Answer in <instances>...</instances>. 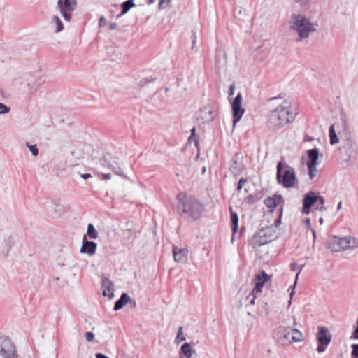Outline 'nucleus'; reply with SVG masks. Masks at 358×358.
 <instances>
[{
	"instance_id": "bb28decb",
	"label": "nucleus",
	"mask_w": 358,
	"mask_h": 358,
	"mask_svg": "<svg viewBox=\"0 0 358 358\" xmlns=\"http://www.w3.org/2000/svg\"><path fill=\"white\" fill-rule=\"evenodd\" d=\"M87 235L92 239H95L98 236V233L95 229L94 225L92 224H89L87 226Z\"/></svg>"
},
{
	"instance_id": "5fc2aeb1",
	"label": "nucleus",
	"mask_w": 358,
	"mask_h": 358,
	"mask_svg": "<svg viewBox=\"0 0 358 358\" xmlns=\"http://www.w3.org/2000/svg\"><path fill=\"white\" fill-rule=\"evenodd\" d=\"M233 94V90H232V87H231V94Z\"/></svg>"
},
{
	"instance_id": "58836bf2",
	"label": "nucleus",
	"mask_w": 358,
	"mask_h": 358,
	"mask_svg": "<svg viewBox=\"0 0 358 358\" xmlns=\"http://www.w3.org/2000/svg\"><path fill=\"white\" fill-rule=\"evenodd\" d=\"M245 180H244L243 178H241L240 179L239 182H238V190H241L243 184L245 182Z\"/></svg>"
},
{
	"instance_id": "9d476101",
	"label": "nucleus",
	"mask_w": 358,
	"mask_h": 358,
	"mask_svg": "<svg viewBox=\"0 0 358 358\" xmlns=\"http://www.w3.org/2000/svg\"><path fill=\"white\" fill-rule=\"evenodd\" d=\"M316 339L317 342L316 350L318 353L322 354L327 350L331 341V334L329 329L324 326L318 327Z\"/></svg>"
},
{
	"instance_id": "393cba45",
	"label": "nucleus",
	"mask_w": 358,
	"mask_h": 358,
	"mask_svg": "<svg viewBox=\"0 0 358 358\" xmlns=\"http://www.w3.org/2000/svg\"><path fill=\"white\" fill-rule=\"evenodd\" d=\"M130 300V297L127 294H123L120 299L116 301L114 309L118 310L121 309Z\"/></svg>"
},
{
	"instance_id": "c756f323",
	"label": "nucleus",
	"mask_w": 358,
	"mask_h": 358,
	"mask_svg": "<svg viewBox=\"0 0 358 358\" xmlns=\"http://www.w3.org/2000/svg\"><path fill=\"white\" fill-rule=\"evenodd\" d=\"M195 130H196L195 127H193L191 129V136L188 138V142H189V143H194L195 145H196L197 141L195 138Z\"/></svg>"
},
{
	"instance_id": "f03ea898",
	"label": "nucleus",
	"mask_w": 358,
	"mask_h": 358,
	"mask_svg": "<svg viewBox=\"0 0 358 358\" xmlns=\"http://www.w3.org/2000/svg\"><path fill=\"white\" fill-rule=\"evenodd\" d=\"M91 169L99 174L100 171L110 169L115 174L127 177L123 173V167L122 162L117 157L109 154L101 157H95L90 159L88 162Z\"/></svg>"
},
{
	"instance_id": "4468645a",
	"label": "nucleus",
	"mask_w": 358,
	"mask_h": 358,
	"mask_svg": "<svg viewBox=\"0 0 358 358\" xmlns=\"http://www.w3.org/2000/svg\"><path fill=\"white\" fill-rule=\"evenodd\" d=\"M282 197L280 195H275L272 197H268L264 201V203L268 208L270 212H273L275 208H278L280 213H282Z\"/></svg>"
},
{
	"instance_id": "72a5a7b5",
	"label": "nucleus",
	"mask_w": 358,
	"mask_h": 358,
	"mask_svg": "<svg viewBox=\"0 0 358 358\" xmlns=\"http://www.w3.org/2000/svg\"><path fill=\"white\" fill-rule=\"evenodd\" d=\"M85 337L87 341L91 342L94 338V334L92 332L88 331L85 334Z\"/></svg>"
},
{
	"instance_id": "cd10ccee",
	"label": "nucleus",
	"mask_w": 358,
	"mask_h": 358,
	"mask_svg": "<svg viewBox=\"0 0 358 358\" xmlns=\"http://www.w3.org/2000/svg\"><path fill=\"white\" fill-rule=\"evenodd\" d=\"M134 6H135V4L134 3V0H127V1L124 2L122 5V15L127 13Z\"/></svg>"
},
{
	"instance_id": "a19ab883",
	"label": "nucleus",
	"mask_w": 358,
	"mask_h": 358,
	"mask_svg": "<svg viewBox=\"0 0 358 358\" xmlns=\"http://www.w3.org/2000/svg\"><path fill=\"white\" fill-rule=\"evenodd\" d=\"M96 358H109L108 357L106 356L105 355L102 353H96Z\"/></svg>"
},
{
	"instance_id": "de8ad7c7",
	"label": "nucleus",
	"mask_w": 358,
	"mask_h": 358,
	"mask_svg": "<svg viewBox=\"0 0 358 358\" xmlns=\"http://www.w3.org/2000/svg\"><path fill=\"white\" fill-rule=\"evenodd\" d=\"M110 27L111 29H115L116 28V24L115 23L110 24Z\"/></svg>"
},
{
	"instance_id": "7c9ffc66",
	"label": "nucleus",
	"mask_w": 358,
	"mask_h": 358,
	"mask_svg": "<svg viewBox=\"0 0 358 358\" xmlns=\"http://www.w3.org/2000/svg\"><path fill=\"white\" fill-rule=\"evenodd\" d=\"M351 358H358V344L352 345Z\"/></svg>"
},
{
	"instance_id": "9b49d317",
	"label": "nucleus",
	"mask_w": 358,
	"mask_h": 358,
	"mask_svg": "<svg viewBox=\"0 0 358 358\" xmlns=\"http://www.w3.org/2000/svg\"><path fill=\"white\" fill-rule=\"evenodd\" d=\"M0 358H17L13 341L8 336L1 334Z\"/></svg>"
},
{
	"instance_id": "8fccbe9b",
	"label": "nucleus",
	"mask_w": 358,
	"mask_h": 358,
	"mask_svg": "<svg viewBox=\"0 0 358 358\" xmlns=\"http://www.w3.org/2000/svg\"><path fill=\"white\" fill-rule=\"evenodd\" d=\"M319 222H320V224H323V222H324V220H323L322 218H320V219L319 220Z\"/></svg>"
},
{
	"instance_id": "6e6552de",
	"label": "nucleus",
	"mask_w": 358,
	"mask_h": 358,
	"mask_svg": "<svg viewBox=\"0 0 358 358\" xmlns=\"http://www.w3.org/2000/svg\"><path fill=\"white\" fill-rule=\"evenodd\" d=\"M319 156L318 149L313 148L306 150V157L301 158L307 166L308 174L311 180L315 178L318 171L317 166L320 164Z\"/></svg>"
},
{
	"instance_id": "1a4fd4ad",
	"label": "nucleus",
	"mask_w": 358,
	"mask_h": 358,
	"mask_svg": "<svg viewBox=\"0 0 358 358\" xmlns=\"http://www.w3.org/2000/svg\"><path fill=\"white\" fill-rule=\"evenodd\" d=\"M276 236L275 227L273 226L264 227L257 231L252 238L254 245L260 246L272 241Z\"/></svg>"
},
{
	"instance_id": "4c0bfd02",
	"label": "nucleus",
	"mask_w": 358,
	"mask_h": 358,
	"mask_svg": "<svg viewBox=\"0 0 358 358\" xmlns=\"http://www.w3.org/2000/svg\"><path fill=\"white\" fill-rule=\"evenodd\" d=\"M296 3L301 5V6H305L306 5L309 0H294Z\"/></svg>"
},
{
	"instance_id": "864d4df0",
	"label": "nucleus",
	"mask_w": 358,
	"mask_h": 358,
	"mask_svg": "<svg viewBox=\"0 0 358 358\" xmlns=\"http://www.w3.org/2000/svg\"><path fill=\"white\" fill-rule=\"evenodd\" d=\"M312 232H313V234L314 238H315V231H314V230H312Z\"/></svg>"
},
{
	"instance_id": "c85d7f7f",
	"label": "nucleus",
	"mask_w": 358,
	"mask_h": 358,
	"mask_svg": "<svg viewBox=\"0 0 358 358\" xmlns=\"http://www.w3.org/2000/svg\"><path fill=\"white\" fill-rule=\"evenodd\" d=\"M101 180H109L112 178V176L110 173H104L103 171H100L99 174L96 172V173Z\"/></svg>"
},
{
	"instance_id": "4be33fe9",
	"label": "nucleus",
	"mask_w": 358,
	"mask_h": 358,
	"mask_svg": "<svg viewBox=\"0 0 358 358\" xmlns=\"http://www.w3.org/2000/svg\"><path fill=\"white\" fill-rule=\"evenodd\" d=\"M304 267V264H301V265H298L296 264V263H294V264H291V269L294 271H297V273H296V278H295V282H294V284L293 285V287H292V290L289 293V304L288 306H289L292 303V298L294 296V295L295 294V287L296 285V282H297V280H298V278H299V275L301 273V271L303 270Z\"/></svg>"
},
{
	"instance_id": "2f4dec72",
	"label": "nucleus",
	"mask_w": 358,
	"mask_h": 358,
	"mask_svg": "<svg viewBox=\"0 0 358 358\" xmlns=\"http://www.w3.org/2000/svg\"><path fill=\"white\" fill-rule=\"evenodd\" d=\"M10 108L5 104L0 103V115L6 114L10 112Z\"/></svg>"
},
{
	"instance_id": "6ab92c4d",
	"label": "nucleus",
	"mask_w": 358,
	"mask_h": 358,
	"mask_svg": "<svg viewBox=\"0 0 358 358\" xmlns=\"http://www.w3.org/2000/svg\"><path fill=\"white\" fill-rule=\"evenodd\" d=\"M96 243L93 241H87L85 240V237L83 238V245L80 248V252L82 253H86L89 255H93L96 252Z\"/></svg>"
},
{
	"instance_id": "3c124183",
	"label": "nucleus",
	"mask_w": 358,
	"mask_h": 358,
	"mask_svg": "<svg viewBox=\"0 0 358 358\" xmlns=\"http://www.w3.org/2000/svg\"><path fill=\"white\" fill-rule=\"evenodd\" d=\"M179 339V331L178 332L176 338V341H177Z\"/></svg>"
},
{
	"instance_id": "f257e3e1",
	"label": "nucleus",
	"mask_w": 358,
	"mask_h": 358,
	"mask_svg": "<svg viewBox=\"0 0 358 358\" xmlns=\"http://www.w3.org/2000/svg\"><path fill=\"white\" fill-rule=\"evenodd\" d=\"M271 110L267 118V124L273 129H279L292 122L296 117V112L291 103L282 98H272L269 100Z\"/></svg>"
},
{
	"instance_id": "79ce46f5",
	"label": "nucleus",
	"mask_w": 358,
	"mask_h": 358,
	"mask_svg": "<svg viewBox=\"0 0 358 358\" xmlns=\"http://www.w3.org/2000/svg\"><path fill=\"white\" fill-rule=\"evenodd\" d=\"M81 177H82L83 179L86 180V179H87V178H92V176L91 174H90V173H87V174H82V175H81Z\"/></svg>"
},
{
	"instance_id": "603ef678",
	"label": "nucleus",
	"mask_w": 358,
	"mask_h": 358,
	"mask_svg": "<svg viewBox=\"0 0 358 358\" xmlns=\"http://www.w3.org/2000/svg\"><path fill=\"white\" fill-rule=\"evenodd\" d=\"M162 3H163V1H161L159 2V7H162Z\"/></svg>"
},
{
	"instance_id": "473e14b6",
	"label": "nucleus",
	"mask_w": 358,
	"mask_h": 358,
	"mask_svg": "<svg viewBox=\"0 0 358 358\" xmlns=\"http://www.w3.org/2000/svg\"><path fill=\"white\" fill-rule=\"evenodd\" d=\"M27 146L29 148V151L31 152V154L34 156H36L38 155V150L36 145H27Z\"/></svg>"
},
{
	"instance_id": "423d86ee",
	"label": "nucleus",
	"mask_w": 358,
	"mask_h": 358,
	"mask_svg": "<svg viewBox=\"0 0 358 358\" xmlns=\"http://www.w3.org/2000/svg\"><path fill=\"white\" fill-rule=\"evenodd\" d=\"M329 248L335 252L354 250L358 248V237L348 235L343 237L331 236L328 241Z\"/></svg>"
},
{
	"instance_id": "f704fd0d",
	"label": "nucleus",
	"mask_w": 358,
	"mask_h": 358,
	"mask_svg": "<svg viewBox=\"0 0 358 358\" xmlns=\"http://www.w3.org/2000/svg\"><path fill=\"white\" fill-rule=\"evenodd\" d=\"M187 253L188 252L186 249H180V262L186 261Z\"/></svg>"
},
{
	"instance_id": "49530a36",
	"label": "nucleus",
	"mask_w": 358,
	"mask_h": 358,
	"mask_svg": "<svg viewBox=\"0 0 358 358\" xmlns=\"http://www.w3.org/2000/svg\"><path fill=\"white\" fill-rule=\"evenodd\" d=\"M342 208V202L340 201L337 206V210H340Z\"/></svg>"
},
{
	"instance_id": "f8f14e48",
	"label": "nucleus",
	"mask_w": 358,
	"mask_h": 358,
	"mask_svg": "<svg viewBox=\"0 0 358 358\" xmlns=\"http://www.w3.org/2000/svg\"><path fill=\"white\" fill-rule=\"evenodd\" d=\"M76 4V0H57V8L66 22H71Z\"/></svg>"
},
{
	"instance_id": "c03bdc74",
	"label": "nucleus",
	"mask_w": 358,
	"mask_h": 358,
	"mask_svg": "<svg viewBox=\"0 0 358 358\" xmlns=\"http://www.w3.org/2000/svg\"><path fill=\"white\" fill-rule=\"evenodd\" d=\"M305 223H306V226H307L308 227H310V219H309V218H307V219L305 220Z\"/></svg>"
},
{
	"instance_id": "ea45409f",
	"label": "nucleus",
	"mask_w": 358,
	"mask_h": 358,
	"mask_svg": "<svg viewBox=\"0 0 358 358\" xmlns=\"http://www.w3.org/2000/svg\"><path fill=\"white\" fill-rule=\"evenodd\" d=\"M177 249L178 248L176 246H173V257L176 262L178 261L177 259Z\"/></svg>"
},
{
	"instance_id": "412c9836",
	"label": "nucleus",
	"mask_w": 358,
	"mask_h": 358,
	"mask_svg": "<svg viewBox=\"0 0 358 358\" xmlns=\"http://www.w3.org/2000/svg\"><path fill=\"white\" fill-rule=\"evenodd\" d=\"M268 278V276L264 271L257 275L255 280V287L253 289L256 294H260Z\"/></svg>"
},
{
	"instance_id": "7ed1b4c3",
	"label": "nucleus",
	"mask_w": 358,
	"mask_h": 358,
	"mask_svg": "<svg viewBox=\"0 0 358 358\" xmlns=\"http://www.w3.org/2000/svg\"><path fill=\"white\" fill-rule=\"evenodd\" d=\"M180 216L188 221H195L204 211L203 206L194 197L183 196L180 199Z\"/></svg>"
},
{
	"instance_id": "6e6d98bb",
	"label": "nucleus",
	"mask_w": 358,
	"mask_h": 358,
	"mask_svg": "<svg viewBox=\"0 0 358 358\" xmlns=\"http://www.w3.org/2000/svg\"><path fill=\"white\" fill-rule=\"evenodd\" d=\"M62 266H65L66 264L64 262H63L62 264H61Z\"/></svg>"
},
{
	"instance_id": "b1692460",
	"label": "nucleus",
	"mask_w": 358,
	"mask_h": 358,
	"mask_svg": "<svg viewBox=\"0 0 358 358\" xmlns=\"http://www.w3.org/2000/svg\"><path fill=\"white\" fill-rule=\"evenodd\" d=\"M231 227L233 232V236L231 238V241L233 242L234 235L237 232L238 227V217L237 214L233 211H231Z\"/></svg>"
},
{
	"instance_id": "39448f33",
	"label": "nucleus",
	"mask_w": 358,
	"mask_h": 358,
	"mask_svg": "<svg viewBox=\"0 0 358 358\" xmlns=\"http://www.w3.org/2000/svg\"><path fill=\"white\" fill-rule=\"evenodd\" d=\"M329 139L331 145L338 143L339 141H343L345 145L348 147L353 146V141L351 138V133L345 122L341 124H336L331 125L329 129Z\"/></svg>"
},
{
	"instance_id": "a878e982",
	"label": "nucleus",
	"mask_w": 358,
	"mask_h": 358,
	"mask_svg": "<svg viewBox=\"0 0 358 358\" xmlns=\"http://www.w3.org/2000/svg\"><path fill=\"white\" fill-rule=\"evenodd\" d=\"M259 294H256L253 290L250 292V294L246 296L245 300V306L248 305H254L255 302V299L257 298Z\"/></svg>"
},
{
	"instance_id": "a211bd4d",
	"label": "nucleus",
	"mask_w": 358,
	"mask_h": 358,
	"mask_svg": "<svg viewBox=\"0 0 358 358\" xmlns=\"http://www.w3.org/2000/svg\"><path fill=\"white\" fill-rule=\"evenodd\" d=\"M102 292L103 295L110 299L114 296V285L108 278H103L102 280Z\"/></svg>"
},
{
	"instance_id": "2eb2a0df",
	"label": "nucleus",
	"mask_w": 358,
	"mask_h": 358,
	"mask_svg": "<svg viewBox=\"0 0 358 358\" xmlns=\"http://www.w3.org/2000/svg\"><path fill=\"white\" fill-rule=\"evenodd\" d=\"M318 200V196L313 192L306 194L303 199V208L302 210L303 214H308L310 213V208L313 206Z\"/></svg>"
},
{
	"instance_id": "f3484780",
	"label": "nucleus",
	"mask_w": 358,
	"mask_h": 358,
	"mask_svg": "<svg viewBox=\"0 0 358 358\" xmlns=\"http://www.w3.org/2000/svg\"><path fill=\"white\" fill-rule=\"evenodd\" d=\"M196 350L192 343L185 342L180 346V358H194Z\"/></svg>"
},
{
	"instance_id": "e433bc0d",
	"label": "nucleus",
	"mask_w": 358,
	"mask_h": 358,
	"mask_svg": "<svg viewBox=\"0 0 358 358\" xmlns=\"http://www.w3.org/2000/svg\"><path fill=\"white\" fill-rule=\"evenodd\" d=\"M317 201L320 202V204L321 205V207H320V210H323L324 208V199L322 197V196H318V200Z\"/></svg>"
},
{
	"instance_id": "dca6fc26",
	"label": "nucleus",
	"mask_w": 358,
	"mask_h": 358,
	"mask_svg": "<svg viewBox=\"0 0 358 358\" xmlns=\"http://www.w3.org/2000/svg\"><path fill=\"white\" fill-rule=\"evenodd\" d=\"M213 119V111L210 108L206 107L199 110L196 114V120L199 123L210 122Z\"/></svg>"
},
{
	"instance_id": "c9c22d12",
	"label": "nucleus",
	"mask_w": 358,
	"mask_h": 358,
	"mask_svg": "<svg viewBox=\"0 0 358 358\" xmlns=\"http://www.w3.org/2000/svg\"><path fill=\"white\" fill-rule=\"evenodd\" d=\"M106 24V20L103 16H101L99 18V27H102L105 26Z\"/></svg>"
},
{
	"instance_id": "a18cd8bd",
	"label": "nucleus",
	"mask_w": 358,
	"mask_h": 358,
	"mask_svg": "<svg viewBox=\"0 0 358 358\" xmlns=\"http://www.w3.org/2000/svg\"><path fill=\"white\" fill-rule=\"evenodd\" d=\"M180 342L185 340V338L182 336V331L181 329H180Z\"/></svg>"
},
{
	"instance_id": "ddd939ff",
	"label": "nucleus",
	"mask_w": 358,
	"mask_h": 358,
	"mask_svg": "<svg viewBox=\"0 0 358 358\" xmlns=\"http://www.w3.org/2000/svg\"><path fill=\"white\" fill-rule=\"evenodd\" d=\"M242 96L238 94L232 102L231 107L233 110V115L234 117L233 127H235L237 122L240 121L244 113V110L241 108Z\"/></svg>"
},
{
	"instance_id": "37998d69",
	"label": "nucleus",
	"mask_w": 358,
	"mask_h": 358,
	"mask_svg": "<svg viewBox=\"0 0 358 358\" xmlns=\"http://www.w3.org/2000/svg\"><path fill=\"white\" fill-rule=\"evenodd\" d=\"M192 48H194L195 45H196V36L194 35L193 37H192Z\"/></svg>"
},
{
	"instance_id": "aec40b11",
	"label": "nucleus",
	"mask_w": 358,
	"mask_h": 358,
	"mask_svg": "<svg viewBox=\"0 0 358 358\" xmlns=\"http://www.w3.org/2000/svg\"><path fill=\"white\" fill-rule=\"evenodd\" d=\"M49 24L53 32L55 34L62 31L64 29V24L62 23L61 18L57 15L52 16Z\"/></svg>"
},
{
	"instance_id": "0eeeda50",
	"label": "nucleus",
	"mask_w": 358,
	"mask_h": 358,
	"mask_svg": "<svg viewBox=\"0 0 358 358\" xmlns=\"http://www.w3.org/2000/svg\"><path fill=\"white\" fill-rule=\"evenodd\" d=\"M277 179L286 188L292 187L296 180L294 169L284 162L277 166Z\"/></svg>"
},
{
	"instance_id": "09e8293b",
	"label": "nucleus",
	"mask_w": 358,
	"mask_h": 358,
	"mask_svg": "<svg viewBox=\"0 0 358 358\" xmlns=\"http://www.w3.org/2000/svg\"><path fill=\"white\" fill-rule=\"evenodd\" d=\"M155 0H148V4H152V3H153L155 2Z\"/></svg>"
},
{
	"instance_id": "5701e85b",
	"label": "nucleus",
	"mask_w": 358,
	"mask_h": 358,
	"mask_svg": "<svg viewBox=\"0 0 358 358\" xmlns=\"http://www.w3.org/2000/svg\"><path fill=\"white\" fill-rule=\"evenodd\" d=\"M285 336L287 337L292 335L291 341L293 343L301 342L303 341V334L296 329H291L289 327L285 329Z\"/></svg>"
},
{
	"instance_id": "20e7f679",
	"label": "nucleus",
	"mask_w": 358,
	"mask_h": 358,
	"mask_svg": "<svg viewBox=\"0 0 358 358\" xmlns=\"http://www.w3.org/2000/svg\"><path fill=\"white\" fill-rule=\"evenodd\" d=\"M288 25L289 28L296 31L301 38H307L310 32L315 30V24L301 14H292Z\"/></svg>"
}]
</instances>
